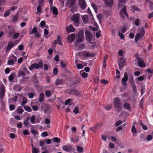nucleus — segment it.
Instances as JSON below:
<instances>
[{"label":"nucleus","mask_w":153,"mask_h":153,"mask_svg":"<svg viewBox=\"0 0 153 153\" xmlns=\"http://www.w3.org/2000/svg\"><path fill=\"white\" fill-rule=\"evenodd\" d=\"M113 104L114 107L117 111L119 112L121 109L122 104L119 98L117 97L115 98Z\"/></svg>","instance_id":"nucleus-1"},{"label":"nucleus","mask_w":153,"mask_h":153,"mask_svg":"<svg viewBox=\"0 0 153 153\" xmlns=\"http://www.w3.org/2000/svg\"><path fill=\"white\" fill-rule=\"evenodd\" d=\"M145 34V31L143 27H142L140 29H138L137 33L135 36V42H137Z\"/></svg>","instance_id":"nucleus-2"},{"label":"nucleus","mask_w":153,"mask_h":153,"mask_svg":"<svg viewBox=\"0 0 153 153\" xmlns=\"http://www.w3.org/2000/svg\"><path fill=\"white\" fill-rule=\"evenodd\" d=\"M88 11L89 12V13L91 15V22L92 24L93 25H94L96 27L95 28L92 27L91 26H89L90 28L93 31H96L97 30L98 28V26L97 23L94 21V18L93 17V16L92 15V13L90 10L89 8L88 9Z\"/></svg>","instance_id":"nucleus-3"},{"label":"nucleus","mask_w":153,"mask_h":153,"mask_svg":"<svg viewBox=\"0 0 153 153\" xmlns=\"http://www.w3.org/2000/svg\"><path fill=\"white\" fill-rule=\"evenodd\" d=\"M79 17L80 15L76 13L74 14L71 17V20L74 22L75 26H77L79 23Z\"/></svg>","instance_id":"nucleus-4"},{"label":"nucleus","mask_w":153,"mask_h":153,"mask_svg":"<svg viewBox=\"0 0 153 153\" xmlns=\"http://www.w3.org/2000/svg\"><path fill=\"white\" fill-rule=\"evenodd\" d=\"M43 67V63L42 61H39L38 64L33 63L31 65L29 68L30 71H32L34 69H38L39 68H42Z\"/></svg>","instance_id":"nucleus-5"},{"label":"nucleus","mask_w":153,"mask_h":153,"mask_svg":"<svg viewBox=\"0 0 153 153\" xmlns=\"http://www.w3.org/2000/svg\"><path fill=\"white\" fill-rule=\"evenodd\" d=\"M120 16L123 18H128V15L126 11V6H124L123 9L121 10L120 12Z\"/></svg>","instance_id":"nucleus-6"},{"label":"nucleus","mask_w":153,"mask_h":153,"mask_svg":"<svg viewBox=\"0 0 153 153\" xmlns=\"http://www.w3.org/2000/svg\"><path fill=\"white\" fill-rule=\"evenodd\" d=\"M84 39L83 32L81 31L79 32L78 34V39L76 42L75 43L76 46H77V42H82Z\"/></svg>","instance_id":"nucleus-7"},{"label":"nucleus","mask_w":153,"mask_h":153,"mask_svg":"<svg viewBox=\"0 0 153 153\" xmlns=\"http://www.w3.org/2000/svg\"><path fill=\"white\" fill-rule=\"evenodd\" d=\"M64 151L68 152H72L74 150V148L71 145H65L62 147Z\"/></svg>","instance_id":"nucleus-8"},{"label":"nucleus","mask_w":153,"mask_h":153,"mask_svg":"<svg viewBox=\"0 0 153 153\" xmlns=\"http://www.w3.org/2000/svg\"><path fill=\"white\" fill-rule=\"evenodd\" d=\"M136 58L137 60L139 66L140 67H145L146 66V64L143 59L138 57H136Z\"/></svg>","instance_id":"nucleus-9"},{"label":"nucleus","mask_w":153,"mask_h":153,"mask_svg":"<svg viewBox=\"0 0 153 153\" xmlns=\"http://www.w3.org/2000/svg\"><path fill=\"white\" fill-rule=\"evenodd\" d=\"M86 39L88 42H90L92 38V34L89 31H86L85 32Z\"/></svg>","instance_id":"nucleus-10"},{"label":"nucleus","mask_w":153,"mask_h":153,"mask_svg":"<svg viewBox=\"0 0 153 153\" xmlns=\"http://www.w3.org/2000/svg\"><path fill=\"white\" fill-rule=\"evenodd\" d=\"M57 40H55L54 41L53 43H52V45L53 47H55V45L56 43H57L60 45H62V43L61 42V38L60 36H57Z\"/></svg>","instance_id":"nucleus-11"},{"label":"nucleus","mask_w":153,"mask_h":153,"mask_svg":"<svg viewBox=\"0 0 153 153\" xmlns=\"http://www.w3.org/2000/svg\"><path fill=\"white\" fill-rule=\"evenodd\" d=\"M79 5L82 9H85L86 7V3L85 0H79Z\"/></svg>","instance_id":"nucleus-12"},{"label":"nucleus","mask_w":153,"mask_h":153,"mask_svg":"<svg viewBox=\"0 0 153 153\" xmlns=\"http://www.w3.org/2000/svg\"><path fill=\"white\" fill-rule=\"evenodd\" d=\"M5 92V88L4 85H1L0 87V98L2 99L4 95Z\"/></svg>","instance_id":"nucleus-13"},{"label":"nucleus","mask_w":153,"mask_h":153,"mask_svg":"<svg viewBox=\"0 0 153 153\" xmlns=\"http://www.w3.org/2000/svg\"><path fill=\"white\" fill-rule=\"evenodd\" d=\"M69 93L71 94L74 95L78 97H80L82 95L80 92L75 90H71Z\"/></svg>","instance_id":"nucleus-14"},{"label":"nucleus","mask_w":153,"mask_h":153,"mask_svg":"<svg viewBox=\"0 0 153 153\" xmlns=\"http://www.w3.org/2000/svg\"><path fill=\"white\" fill-rule=\"evenodd\" d=\"M128 80L127 74V73H125L124 74V76L122 79V84L123 85L125 86L127 85L126 82Z\"/></svg>","instance_id":"nucleus-15"},{"label":"nucleus","mask_w":153,"mask_h":153,"mask_svg":"<svg viewBox=\"0 0 153 153\" xmlns=\"http://www.w3.org/2000/svg\"><path fill=\"white\" fill-rule=\"evenodd\" d=\"M75 37V34L74 33H72L69 35L67 36V40L70 42H73L74 40Z\"/></svg>","instance_id":"nucleus-16"},{"label":"nucleus","mask_w":153,"mask_h":153,"mask_svg":"<svg viewBox=\"0 0 153 153\" xmlns=\"http://www.w3.org/2000/svg\"><path fill=\"white\" fill-rule=\"evenodd\" d=\"M74 27L71 25H70L66 27V30L67 33H70L74 31Z\"/></svg>","instance_id":"nucleus-17"},{"label":"nucleus","mask_w":153,"mask_h":153,"mask_svg":"<svg viewBox=\"0 0 153 153\" xmlns=\"http://www.w3.org/2000/svg\"><path fill=\"white\" fill-rule=\"evenodd\" d=\"M50 9L53 14L56 16L58 14V12L57 8L55 7H50Z\"/></svg>","instance_id":"nucleus-18"},{"label":"nucleus","mask_w":153,"mask_h":153,"mask_svg":"<svg viewBox=\"0 0 153 153\" xmlns=\"http://www.w3.org/2000/svg\"><path fill=\"white\" fill-rule=\"evenodd\" d=\"M105 4L107 6L111 7L113 4V0H103Z\"/></svg>","instance_id":"nucleus-19"},{"label":"nucleus","mask_w":153,"mask_h":153,"mask_svg":"<svg viewBox=\"0 0 153 153\" xmlns=\"http://www.w3.org/2000/svg\"><path fill=\"white\" fill-rule=\"evenodd\" d=\"M82 19L83 22L87 24L88 22V16L86 15H84L82 17Z\"/></svg>","instance_id":"nucleus-20"},{"label":"nucleus","mask_w":153,"mask_h":153,"mask_svg":"<svg viewBox=\"0 0 153 153\" xmlns=\"http://www.w3.org/2000/svg\"><path fill=\"white\" fill-rule=\"evenodd\" d=\"M83 55L84 56L89 57H93L94 55L93 54H91L88 52L85 51L83 53Z\"/></svg>","instance_id":"nucleus-21"},{"label":"nucleus","mask_w":153,"mask_h":153,"mask_svg":"<svg viewBox=\"0 0 153 153\" xmlns=\"http://www.w3.org/2000/svg\"><path fill=\"white\" fill-rule=\"evenodd\" d=\"M13 42H10L8 44L7 47L6 49V52L10 51L14 46Z\"/></svg>","instance_id":"nucleus-22"},{"label":"nucleus","mask_w":153,"mask_h":153,"mask_svg":"<svg viewBox=\"0 0 153 153\" xmlns=\"http://www.w3.org/2000/svg\"><path fill=\"white\" fill-rule=\"evenodd\" d=\"M24 111L23 109L20 106L18 107L16 110L17 113L19 114H22Z\"/></svg>","instance_id":"nucleus-23"},{"label":"nucleus","mask_w":153,"mask_h":153,"mask_svg":"<svg viewBox=\"0 0 153 153\" xmlns=\"http://www.w3.org/2000/svg\"><path fill=\"white\" fill-rule=\"evenodd\" d=\"M39 5L37 7V12L36 13V14H38L39 15H40L41 12L42 10V8L41 6L42 5Z\"/></svg>","instance_id":"nucleus-24"},{"label":"nucleus","mask_w":153,"mask_h":153,"mask_svg":"<svg viewBox=\"0 0 153 153\" xmlns=\"http://www.w3.org/2000/svg\"><path fill=\"white\" fill-rule=\"evenodd\" d=\"M22 97L23 98V100L21 103V105L23 106L27 102V100L23 96V95H22Z\"/></svg>","instance_id":"nucleus-25"},{"label":"nucleus","mask_w":153,"mask_h":153,"mask_svg":"<svg viewBox=\"0 0 153 153\" xmlns=\"http://www.w3.org/2000/svg\"><path fill=\"white\" fill-rule=\"evenodd\" d=\"M124 106L125 108L127 110H129L130 109V105L129 104L128 102H126L124 104Z\"/></svg>","instance_id":"nucleus-26"},{"label":"nucleus","mask_w":153,"mask_h":153,"mask_svg":"<svg viewBox=\"0 0 153 153\" xmlns=\"http://www.w3.org/2000/svg\"><path fill=\"white\" fill-rule=\"evenodd\" d=\"M44 97V94L42 93H40L39 97V101L41 102H42L43 101V100Z\"/></svg>","instance_id":"nucleus-27"},{"label":"nucleus","mask_w":153,"mask_h":153,"mask_svg":"<svg viewBox=\"0 0 153 153\" xmlns=\"http://www.w3.org/2000/svg\"><path fill=\"white\" fill-rule=\"evenodd\" d=\"M36 117L34 115H32L30 118V122L32 124H35Z\"/></svg>","instance_id":"nucleus-28"},{"label":"nucleus","mask_w":153,"mask_h":153,"mask_svg":"<svg viewBox=\"0 0 153 153\" xmlns=\"http://www.w3.org/2000/svg\"><path fill=\"white\" fill-rule=\"evenodd\" d=\"M131 131L133 134L136 133L137 132V129L136 128L134 125V124H133L132 126L131 129Z\"/></svg>","instance_id":"nucleus-29"},{"label":"nucleus","mask_w":153,"mask_h":153,"mask_svg":"<svg viewBox=\"0 0 153 153\" xmlns=\"http://www.w3.org/2000/svg\"><path fill=\"white\" fill-rule=\"evenodd\" d=\"M82 71H81L80 72V75H81L84 78H85L87 77L88 76V74L87 73H85V72H82Z\"/></svg>","instance_id":"nucleus-30"},{"label":"nucleus","mask_w":153,"mask_h":153,"mask_svg":"<svg viewBox=\"0 0 153 153\" xmlns=\"http://www.w3.org/2000/svg\"><path fill=\"white\" fill-rule=\"evenodd\" d=\"M39 152V150L38 148H36L34 147H33L32 149V153H38Z\"/></svg>","instance_id":"nucleus-31"},{"label":"nucleus","mask_w":153,"mask_h":153,"mask_svg":"<svg viewBox=\"0 0 153 153\" xmlns=\"http://www.w3.org/2000/svg\"><path fill=\"white\" fill-rule=\"evenodd\" d=\"M10 59L13 60L14 62H16L17 61V58L13 55H12L10 56Z\"/></svg>","instance_id":"nucleus-32"},{"label":"nucleus","mask_w":153,"mask_h":153,"mask_svg":"<svg viewBox=\"0 0 153 153\" xmlns=\"http://www.w3.org/2000/svg\"><path fill=\"white\" fill-rule=\"evenodd\" d=\"M41 120V118L40 117L38 116L36 117L35 120V123H39Z\"/></svg>","instance_id":"nucleus-33"},{"label":"nucleus","mask_w":153,"mask_h":153,"mask_svg":"<svg viewBox=\"0 0 153 153\" xmlns=\"http://www.w3.org/2000/svg\"><path fill=\"white\" fill-rule=\"evenodd\" d=\"M73 112L75 114H77L79 113V110L77 107H76L73 111Z\"/></svg>","instance_id":"nucleus-34"},{"label":"nucleus","mask_w":153,"mask_h":153,"mask_svg":"<svg viewBox=\"0 0 153 153\" xmlns=\"http://www.w3.org/2000/svg\"><path fill=\"white\" fill-rule=\"evenodd\" d=\"M119 7H121V4H124L126 2V1L127 0H119Z\"/></svg>","instance_id":"nucleus-35"},{"label":"nucleus","mask_w":153,"mask_h":153,"mask_svg":"<svg viewBox=\"0 0 153 153\" xmlns=\"http://www.w3.org/2000/svg\"><path fill=\"white\" fill-rule=\"evenodd\" d=\"M15 74L13 73H12L9 77V80L11 81H12L13 78Z\"/></svg>","instance_id":"nucleus-36"},{"label":"nucleus","mask_w":153,"mask_h":153,"mask_svg":"<svg viewBox=\"0 0 153 153\" xmlns=\"http://www.w3.org/2000/svg\"><path fill=\"white\" fill-rule=\"evenodd\" d=\"M125 62V60L123 58H121L120 59L119 62V64H120L122 65H123Z\"/></svg>","instance_id":"nucleus-37"},{"label":"nucleus","mask_w":153,"mask_h":153,"mask_svg":"<svg viewBox=\"0 0 153 153\" xmlns=\"http://www.w3.org/2000/svg\"><path fill=\"white\" fill-rule=\"evenodd\" d=\"M15 62L13 60L10 59L7 62V64L8 65H14V63Z\"/></svg>","instance_id":"nucleus-38"},{"label":"nucleus","mask_w":153,"mask_h":153,"mask_svg":"<svg viewBox=\"0 0 153 153\" xmlns=\"http://www.w3.org/2000/svg\"><path fill=\"white\" fill-rule=\"evenodd\" d=\"M24 108L25 110L28 112H31L32 111L31 109L29 107L27 106H25Z\"/></svg>","instance_id":"nucleus-39"},{"label":"nucleus","mask_w":153,"mask_h":153,"mask_svg":"<svg viewBox=\"0 0 153 153\" xmlns=\"http://www.w3.org/2000/svg\"><path fill=\"white\" fill-rule=\"evenodd\" d=\"M20 34L19 33H14L13 35V38L14 39H17L19 36Z\"/></svg>","instance_id":"nucleus-40"},{"label":"nucleus","mask_w":153,"mask_h":153,"mask_svg":"<svg viewBox=\"0 0 153 153\" xmlns=\"http://www.w3.org/2000/svg\"><path fill=\"white\" fill-rule=\"evenodd\" d=\"M62 80L59 79H57L55 82V84L56 85H57L62 83Z\"/></svg>","instance_id":"nucleus-41"},{"label":"nucleus","mask_w":153,"mask_h":153,"mask_svg":"<svg viewBox=\"0 0 153 153\" xmlns=\"http://www.w3.org/2000/svg\"><path fill=\"white\" fill-rule=\"evenodd\" d=\"M77 150L79 152H82L83 151V149L82 147L78 146L77 148Z\"/></svg>","instance_id":"nucleus-42"},{"label":"nucleus","mask_w":153,"mask_h":153,"mask_svg":"<svg viewBox=\"0 0 153 153\" xmlns=\"http://www.w3.org/2000/svg\"><path fill=\"white\" fill-rule=\"evenodd\" d=\"M48 136V133L46 132H42L41 135V137H47Z\"/></svg>","instance_id":"nucleus-43"},{"label":"nucleus","mask_w":153,"mask_h":153,"mask_svg":"<svg viewBox=\"0 0 153 153\" xmlns=\"http://www.w3.org/2000/svg\"><path fill=\"white\" fill-rule=\"evenodd\" d=\"M101 83L104 85H105L108 83V82L107 80H105V79H103L101 80Z\"/></svg>","instance_id":"nucleus-44"},{"label":"nucleus","mask_w":153,"mask_h":153,"mask_svg":"<svg viewBox=\"0 0 153 153\" xmlns=\"http://www.w3.org/2000/svg\"><path fill=\"white\" fill-rule=\"evenodd\" d=\"M145 77V76L144 75H143L142 76H141L138 77V80L140 81H142L144 80Z\"/></svg>","instance_id":"nucleus-45"},{"label":"nucleus","mask_w":153,"mask_h":153,"mask_svg":"<svg viewBox=\"0 0 153 153\" xmlns=\"http://www.w3.org/2000/svg\"><path fill=\"white\" fill-rule=\"evenodd\" d=\"M76 66L78 69H82L83 68V65L81 64H76Z\"/></svg>","instance_id":"nucleus-46"},{"label":"nucleus","mask_w":153,"mask_h":153,"mask_svg":"<svg viewBox=\"0 0 153 153\" xmlns=\"http://www.w3.org/2000/svg\"><path fill=\"white\" fill-rule=\"evenodd\" d=\"M145 86L142 87L141 90V94L142 95L145 93Z\"/></svg>","instance_id":"nucleus-47"},{"label":"nucleus","mask_w":153,"mask_h":153,"mask_svg":"<svg viewBox=\"0 0 153 153\" xmlns=\"http://www.w3.org/2000/svg\"><path fill=\"white\" fill-rule=\"evenodd\" d=\"M37 32V28L35 27H34L33 29V30H32L31 33H33L35 34Z\"/></svg>","instance_id":"nucleus-48"},{"label":"nucleus","mask_w":153,"mask_h":153,"mask_svg":"<svg viewBox=\"0 0 153 153\" xmlns=\"http://www.w3.org/2000/svg\"><path fill=\"white\" fill-rule=\"evenodd\" d=\"M152 139V136L151 135H149L146 137V139L148 141L151 140Z\"/></svg>","instance_id":"nucleus-49"},{"label":"nucleus","mask_w":153,"mask_h":153,"mask_svg":"<svg viewBox=\"0 0 153 153\" xmlns=\"http://www.w3.org/2000/svg\"><path fill=\"white\" fill-rule=\"evenodd\" d=\"M18 76H23L24 77L25 76V74L23 72L21 71L18 73Z\"/></svg>","instance_id":"nucleus-50"},{"label":"nucleus","mask_w":153,"mask_h":153,"mask_svg":"<svg viewBox=\"0 0 153 153\" xmlns=\"http://www.w3.org/2000/svg\"><path fill=\"white\" fill-rule=\"evenodd\" d=\"M118 34L119 36L120 37L121 39H123L124 38V35L122 33H121L120 31L119 32Z\"/></svg>","instance_id":"nucleus-51"},{"label":"nucleus","mask_w":153,"mask_h":153,"mask_svg":"<svg viewBox=\"0 0 153 153\" xmlns=\"http://www.w3.org/2000/svg\"><path fill=\"white\" fill-rule=\"evenodd\" d=\"M140 124L141 126L143 128L144 130H147V126L143 124L142 123H140Z\"/></svg>","instance_id":"nucleus-52"},{"label":"nucleus","mask_w":153,"mask_h":153,"mask_svg":"<svg viewBox=\"0 0 153 153\" xmlns=\"http://www.w3.org/2000/svg\"><path fill=\"white\" fill-rule=\"evenodd\" d=\"M135 24L136 26H139L140 25V20L137 19H136Z\"/></svg>","instance_id":"nucleus-53"},{"label":"nucleus","mask_w":153,"mask_h":153,"mask_svg":"<svg viewBox=\"0 0 153 153\" xmlns=\"http://www.w3.org/2000/svg\"><path fill=\"white\" fill-rule=\"evenodd\" d=\"M31 133L34 135H36L37 134V131L35 129H31Z\"/></svg>","instance_id":"nucleus-54"},{"label":"nucleus","mask_w":153,"mask_h":153,"mask_svg":"<svg viewBox=\"0 0 153 153\" xmlns=\"http://www.w3.org/2000/svg\"><path fill=\"white\" fill-rule=\"evenodd\" d=\"M132 88L134 93L135 94L136 93H137V89L136 87L134 84H133L132 85Z\"/></svg>","instance_id":"nucleus-55"},{"label":"nucleus","mask_w":153,"mask_h":153,"mask_svg":"<svg viewBox=\"0 0 153 153\" xmlns=\"http://www.w3.org/2000/svg\"><path fill=\"white\" fill-rule=\"evenodd\" d=\"M45 25V22L44 21H42L40 23V27L42 28V27L44 26Z\"/></svg>","instance_id":"nucleus-56"},{"label":"nucleus","mask_w":153,"mask_h":153,"mask_svg":"<svg viewBox=\"0 0 153 153\" xmlns=\"http://www.w3.org/2000/svg\"><path fill=\"white\" fill-rule=\"evenodd\" d=\"M45 95L47 97H49L51 95L50 91H49L47 90L45 92Z\"/></svg>","instance_id":"nucleus-57"},{"label":"nucleus","mask_w":153,"mask_h":153,"mask_svg":"<svg viewBox=\"0 0 153 153\" xmlns=\"http://www.w3.org/2000/svg\"><path fill=\"white\" fill-rule=\"evenodd\" d=\"M122 122L121 120H119L117 121L115 123L116 126H118L122 123Z\"/></svg>","instance_id":"nucleus-58"},{"label":"nucleus","mask_w":153,"mask_h":153,"mask_svg":"<svg viewBox=\"0 0 153 153\" xmlns=\"http://www.w3.org/2000/svg\"><path fill=\"white\" fill-rule=\"evenodd\" d=\"M127 30V28L126 27H124L121 29L120 31L122 33H125Z\"/></svg>","instance_id":"nucleus-59"},{"label":"nucleus","mask_w":153,"mask_h":153,"mask_svg":"<svg viewBox=\"0 0 153 153\" xmlns=\"http://www.w3.org/2000/svg\"><path fill=\"white\" fill-rule=\"evenodd\" d=\"M54 142L56 143H59L60 142V140L58 137H55L53 139Z\"/></svg>","instance_id":"nucleus-60"},{"label":"nucleus","mask_w":153,"mask_h":153,"mask_svg":"<svg viewBox=\"0 0 153 153\" xmlns=\"http://www.w3.org/2000/svg\"><path fill=\"white\" fill-rule=\"evenodd\" d=\"M91 6L95 10V12L97 10V7H96V5L95 4H91Z\"/></svg>","instance_id":"nucleus-61"},{"label":"nucleus","mask_w":153,"mask_h":153,"mask_svg":"<svg viewBox=\"0 0 153 153\" xmlns=\"http://www.w3.org/2000/svg\"><path fill=\"white\" fill-rule=\"evenodd\" d=\"M146 71L148 73L152 74L153 73V70H151L150 68H148L146 70Z\"/></svg>","instance_id":"nucleus-62"},{"label":"nucleus","mask_w":153,"mask_h":153,"mask_svg":"<svg viewBox=\"0 0 153 153\" xmlns=\"http://www.w3.org/2000/svg\"><path fill=\"white\" fill-rule=\"evenodd\" d=\"M123 51L122 50H120L118 53V54L119 56H122L123 55Z\"/></svg>","instance_id":"nucleus-63"},{"label":"nucleus","mask_w":153,"mask_h":153,"mask_svg":"<svg viewBox=\"0 0 153 153\" xmlns=\"http://www.w3.org/2000/svg\"><path fill=\"white\" fill-rule=\"evenodd\" d=\"M10 12L9 10H7L6 12L4 14V16L6 17L8 16L10 14Z\"/></svg>","instance_id":"nucleus-64"}]
</instances>
